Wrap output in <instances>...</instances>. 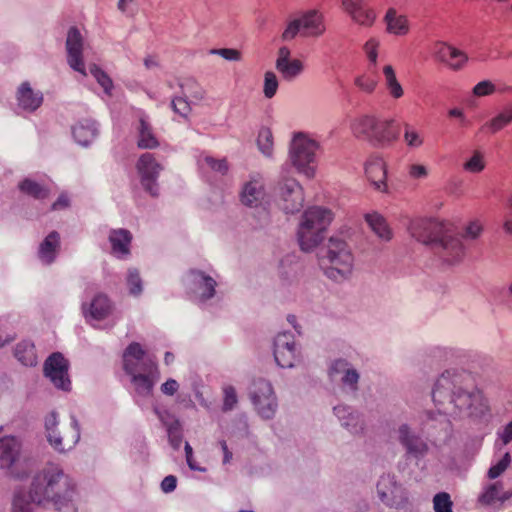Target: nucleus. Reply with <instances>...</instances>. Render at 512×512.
Returning <instances> with one entry per match:
<instances>
[{
  "label": "nucleus",
  "mask_w": 512,
  "mask_h": 512,
  "mask_svg": "<svg viewBox=\"0 0 512 512\" xmlns=\"http://www.w3.org/2000/svg\"><path fill=\"white\" fill-rule=\"evenodd\" d=\"M258 147L261 152L270 156L272 152V133L268 128H262L257 139Z\"/></svg>",
  "instance_id": "52"
},
{
  "label": "nucleus",
  "mask_w": 512,
  "mask_h": 512,
  "mask_svg": "<svg viewBox=\"0 0 512 512\" xmlns=\"http://www.w3.org/2000/svg\"><path fill=\"white\" fill-rule=\"evenodd\" d=\"M70 419H71L70 425L74 431V434H73L72 444L70 445V447L68 449H66L63 444V438H62L58 428L54 429L53 433H52V431L46 432L47 441L53 447V449L59 453H64V452H66V450L73 448L80 440V424L75 415H71Z\"/></svg>",
  "instance_id": "28"
},
{
  "label": "nucleus",
  "mask_w": 512,
  "mask_h": 512,
  "mask_svg": "<svg viewBox=\"0 0 512 512\" xmlns=\"http://www.w3.org/2000/svg\"><path fill=\"white\" fill-rule=\"evenodd\" d=\"M126 284L130 295L137 297L143 292V281L137 268H129L126 276Z\"/></svg>",
  "instance_id": "43"
},
{
  "label": "nucleus",
  "mask_w": 512,
  "mask_h": 512,
  "mask_svg": "<svg viewBox=\"0 0 512 512\" xmlns=\"http://www.w3.org/2000/svg\"><path fill=\"white\" fill-rule=\"evenodd\" d=\"M365 220L379 239L384 241L392 239V231L383 216L376 212L368 213L365 215Z\"/></svg>",
  "instance_id": "34"
},
{
  "label": "nucleus",
  "mask_w": 512,
  "mask_h": 512,
  "mask_svg": "<svg viewBox=\"0 0 512 512\" xmlns=\"http://www.w3.org/2000/svg\"><path fill=\"white\" fill-rule=\"evenodd\" d=\"M319 144L304 133H296L290 143L289 159L297 171L307 178L315 175L314 162Z\"/></svg>",
  "instance_id": "6"
},
{
  "label": "nucleus",
  "mask_w": 512,
  "mask_h": 512,
  "mask_svg": "<svg viewBox=\"0 0 512 512\" xmlns=\"http://www.w3.org/2000/svg\"><path fill=\"white\" fill-rule=\"evenodd\" d=\"M34 506H37L31 498L30 487L27 493L23 490L14 492L11 512H34Z\"/></svg>",
  "instance_id": "38"
},
{
  "label": "nucleus",
  "mask_w": 512,
  "mask_h": 512,
  "mask_svg": "<svg viewBox=\"0 0 512 512\" xmlns=\"http://www.w3.org/2000/svg\"><path fill=\"white\" fill-rule=\"evenodd\" d=\"M258 415L264 420L273 419L277 409L278 401L275 394L252 401Z\"/></svg>",
  "instance_id": "37"
},
{
  "label": "nucleus",
  "mask_w": 512,
  "mask_h": 512,
  "mask_svg": "<svg viewBox=\"0 0 512 512\" xmlns=\"http://www.w3.org/2000/svg\"><path fill=\"white\" fill-rule=\"evenodd\" d=\"M333 413L340 425L353 435H359L364 431L365 421L363 415L351 406L340 404L333 408Z\"/></svg>",
  "instance_id": "19"
},
{
  "label": "nucleus",
  "mask_w": 512,
  "mask_h": 512,
  "mask_svg": "<svg viewBox=\"0 0 512 512\" xmlns=\"http://www.w3.org/2000/svg\"><path fill=\"white\" fill-rule=\"evenodd\" d=\"M172 110L180 116L186 118L191 112L190 103L187 100V96H175L171 100Z\"/></svg>",
  "instance_id": "51"
},
{
  "label": "nucleus",
  "mask_w": 512,
  "mask_h": 512,
  "mask_svg": "<svg viewBox=\"0 0 512 512\" xmlns=\"http://www.w3.org/2000/svg\"><path fill=\"white\" fill-rule=\"evenodd\" d=\"M511 122L512 109H507L494 117L490 122H487L483 128L488 127L493 133H495Z\"/></svg>",
  "instance_id": "45"
},
{
  "label": "nucleus",
  "mask_w": 512,
  "mask_h": 512,
  "mask_svg": "<svg viewBox=\"0 0 512 512\" xmlns=\"http://www.w3.org/2000/svg\"><path fill=\"white\" fill-rule=\"evenodd\" d=\"M198 164L201 168L206 166L221 175H225L228 171V163L225 158L216 159L210 155H205L199 158Z\"/></svg>",
  "instance_id": "44"
},
{
  "label": "nucleus",
  "mask_w": 512,
  "mask_h": 512,
  "mask_svg": "<svg viewBox=\"0 0 512 512\" xmlns=\"http://www.w3.org/2000/svg\"><path fill=\"white\" fill-rule=\"evenodd\" d=\"M243 205L259 209V226L264 227L269 223V212L265 201L263 184L259 180H250L245 183L241 192Z\"/></svg>",
  "instance_id": "17"
},
{
  "label": "nucleus",
  "mask_w": 512,
  "mask_h": 512,
  "mask_svg": "<svg viewBox=\"0 0 512 512\" xmlns=\"http://www.w3.org/2000/svg\"><path fill=\"white\" fill-rule=\"evenodd\" d=\"M184 284L200 303H206L216 294V280L202 270H189L184 276Z\"/></svg>",
  "instance_id": "14"
},
{
  "label": "nucleus",
  "mask_w": 512,
  "mask_h": 512,
  "mask_svg": "<svg viewBox=\"0 0 512 512\" xmlns=\"http://www.w3.org/2000/svg\"><path fill=\"white\" fill-rule=\"evenodd\" d=\"M320 258H326L331 264L329 277H335V273L344 277L351 271L353 256L347 244L341 239L331 237L327 248L321 252Z\"/></svg>",
  "instance_id": "9"
},
{
  "label": "nucleus",
  "mask_w": 512,
  "mask_h": 512,
  "mask_svg": "<svg viewBox=\"0 0 512 512\" xmlns=\"http://www.w3.org/2000/svg\"><path fill=\"white\" fill-rule=\"evenodd\" d=\"M379 499L387 506H393L395 498L398 495L400 486L397 484L395 476L392 474H383L376 485Z\"/></svg>",
  "instance_id": "26"
},
{
  "label": "nucleus",
  "mask_w": 512,
  "mask_h": 512,
  "mask_svg": "<svg viewBox=\"0 0 512 512\" xmlns=\"http://www.w3.org/2000/svg\"><path fill=\"white\" fill-rule=\"evenodd\" d=\"M136 168L144 191L151 197L157 198L159 196L158 178L164 169L162 164L156 160L154 154L146 152L139 157Z\"/></svg>",
  "instance_id": "11"
},
{
  "label": "nucleus",
  "mask_w": 512,
  "mask_h": 512,
  "mask_svg": "<svg viewBox=\"0 0 512 512\" xmlns=\"http://www.w3.org/2000/svg\"><path fill=\"white\" fill-rule=\"evenodd\" d=\"M386 31L396 36L409 32V21L405 15L398 14L395 8H389L384 16Z\"/></svg>",
  "instance_id": "32"
},
{
  "label": "nucleus",
  "mask_w": 512,
  "mask_h": 512,
  "mask_svg": "<svg viewBox=\"0 0 512 512\" xmlns=\"http://www.w3.org/2000/svg\"><path fill=\"white\" fill-rule=\"evenodd\" d=\"M98 126L94 120L82 119L72 127V135L81 146H88L98 136Z\"/></svg>",
  "instance_id": "27"
},
{
  "label": "nucleus",
  "mask_w": 512,
  "mask_h": 512,
  "mask_svg": "<svg viewBox=\"0 0 512 512\" xmlns=\"http://www.w3.org/2000/svg\"><path fill=\"white\" fill-rule=\"evenodd\" d=\"M409 175L414 179L425 178L428 175V170L424 165L412 164L409 166Z\"/></svg>",
  "instance_id": "63"
},
{
  "label": "nucleus",
  "mask_w": 512,
  "mask_h": 512,
  "mask_svg": "<svg viewBox=\"0 0 512 512\" xmlns=\"http://www.w3.org/2000/svg\"><path fill=\"white\" fill-rule=\"evenodd\" d=\"M299 33L302 35L301 23L297 18H295L288 22L287 27L281 35V39L283 41H290L294 39Z\"/></svg>",
  "instance_id": "55"
},
{
  "label": "nucleus",
  "mask_w": 512,
  "mask_h": 512,
  "mask_svg": "<svg viewBox=\"0 0 512 512\" xmlns=\"http://www.w3.org/2000/svg\"><path fill=\"white\" fill-rule=\"evenodd\" d=\"M301 23L302 36H320L325 27L322 16L315 10L308 11L297 18Z\"/></svg>",
  "instance_id": "29"
},
{
  "label": "nucleus",
  "mask_w": 512,
  "mask_h": 512,
  "mask_svg": "<svg viewBox=\"0 0 512 512\" xmlns=\"http://www.w3.org/2000/svg\"><path fill=\"white\" fill-rule=\"evenodd\" d=\"M332 221V212L323 207L307 209L298 228V242L302 251L309 252L324 239L327 227Z\"/></svg>",
  "instance_id": "5"
},
{
  "label": "nucleus",
  "mask_w": 512,
  "mask_h": 512,
  "mask_svg": "<svg viewBox=\"0 0 512 512\" xmlns=\"http://www.w3.org/2000/svg\"><path fill=\"white\" fill-rule=\"evenodd\" d=\"M365 0H341L344 11L352 20L363 26H370L375 20V13L365 6Z\"/></svg>",
  "instance_id": "23"
},
{
  "label": "nucleus",
  "mask_w": 512,
  "mask_h": 512,
  "mask_svg": "<svg viewBox=\"0 0 512 512\" xmlns=\"http://www.w3.org/2000/svg\"><path fill=\"white\" fill-rule=\"evenodd\" d=\"M432 400L438 410H424L416 417L418 429L429 440L450 438L452 425L447 415L459 420L479 421L490 411L473 374L464 369L445 370L434 383Z\"/></svg>",
  "instance_id": "1"
},
{
  "label": "nucleus",
  "mask_w": 512,
  "mask_h": 512,
  "mask_svg": "<svg viewBox=\"0 0 512 512\" xmlns=\"http://www.w3.org/2000/svg\"><path fill=\"white\" fill-rule=\"evenodd\" d=\"M30 494L37 507L52 505L56 512H79L77 484L59 465L51 464L35 473Z\"/></svg>",
  "instance_id": "2"
},
{
  "label": "nucleus",
  "mask_w": 512,
  "mask_h": 512,
  "mask_svg": "<svg viewBox=\"0 0 512 512\" xmlns=\"http://www.w3.org/2000/svg\"><path fill=\"white\" fill-rule=\"evenodd\" d=\"M279 86V82L277 76L272 71H267L264 75V86L263 93L264 96L268 99H271L275 96L277 89Z\"/></svg>",
  "instance_id": "49"
},
{
  "label": "nucleus",
  "mask_w": 512,
  "mask_h": 512,
  "mask_svg": "<svg viewBox=\"0 0 512 512\" xmlns=\"http://www.w3.org/2000/svg\"><path fill=\"white\" fill-rule=\"evenodd\" d=\"M18 188L21 193L36 200H42L48 196V190L43 185L30 178H25L19 182Z\"/></svg>",
  "instance_id": "39"
},
{
  "label": "nucleus",
  "mask_w": 512,
  "mask_h": 512,
  "mask_svg": "<svg viewBox=\"0 0 512 512\" xmlns=\"http://www.w3.org/2000/svg\"><path fill=\"white\" fill-rule=\"evenodd\" d=\"M69 362L60 353H52L44 362V375L60 390L70 391L71 380L68 375Z\"/></svg>",
  "instance_id": "16"
},
{
  "label": "nucleus",
  "mask_w": 512,
  "mask_h": 512,
  "mask_svg": "<svg viewBox=\"0 0 512 512\" xmlns=\"http://www.w3.org/2000/svg\"><path fill=\"white\" fill-rule=\"evenodd\" d=\"M408 229L412 237L429 246L444 263L453 265L463 259L465 248L453 224L419 218L411 221Z\"/></svg>",
  "instance_id": "3"
},
{
  "label": "nucleus",
  "mask_w": 512,
  "mask_h": 512,
  "mask_svg": "<svg viewBox=\"0 0 512 512\" xmlns=\"http://www.w3.org/2000/svg\"><path fill=\"white\" fill-rule=\"evenodd\" d=\"M275 67L282 78L288 82L296 79L304 70L303 63L299 59H293L282 64L275 63Z\"/></svg>",
  "instance_id": "40"
},
{
  "label": "nucleus",
  "mask_w": 512,
  "mask_h": 512,
  "mask_svg": "<svg viewBox=\"0 0 512 512\" xmlns=\"http://www.w3.org/2000/svg\"><path fill=\"white\" fill-rule=\"evenodd\" d=\"M510 463L511 455L509 452H505L502 458L489 468L487 472L488 479L494 480L498 478L509 467Z\"/></svg>",
  "instance_id": "47"
},
{
  "label": "nucleus",
  "mask_w": 512,
  "mask_h": 512,
  "mask_svg": "<svg viewBox=\"0 0 512 512\" xmlns=\"http://www.w3.org/2000/svg\"><path fill=\"white\" fill-rule=\"evenodd\" d=\"M396 440L404 451L407 461L418 463L423 460L430 451L429 439L420 430L408 423H402L396 429Z\"/></svg>",
  "instance_id": "7"
},
{
  "label": "nucleus",
  "mask_w": 512,
  "mask_h": 512,
  "mask_svg": "<svg viewBox=\"0 0 512 512\" xmlns=\"http://www.w3.org/2000/svg\"><path fill=\"white\" fill-rule=\"evenodd\" d=\"M167 433L170 445L174 450H178L182 442L181 424L178 419L172 421L171 425L168 427Z\"/></svg>",
  "instance_id": "48"
},
{
  "label": "nucleus",
  "mask_w": 512,
  "mask_h": 512,
  "mask_svg": "<svg viewBox=\"0 0 512 512\" xmlns=\"http://www.w3.org/2000/svg\"><path fill=\"white\" fill-rule=\"evenodd\" d=\"M60 249V235L57 231L50 232L40 243L38 248V258L44 265H51Z\"/></svg>",
  "instance_id": "25"
},
{
  "label": "nucleus",
  "mask_w": 512,
  "mask_h": 512,
  "mask_svg": "<svg viewBox=\"0 0 512 512\" xmlns=\"http://www.w3.org/2000/svg\"><path fill=\"white\" fill-rule=\"evenodd\" d=\"M67 62L69 66L82 75H86L83 61L84 39L81 32L75 26L69 28L66 37Z\"/></svg>",
  "instance_id": "18"
},
{
  "label": "nucleus",
  "mask_w": 512,
  "mask_h": 512,
  "mask_svg": "<svg viewBox=\"0 0 512 512\" xmlns=\"http://www.w3.org/2000/svg\"><path fill=\"white\" fill-rule=\"evenodd\" d=\"M434 55L439 61L448 64L453 70L461 69L468 60L467 55L463 51L445 43H437L434 46Z\"/></svg>",
  "instance_id": "24"
},
{
  "label": "nucleus",
  "mask_w": 512,
  "mask_h": 512,
  "mask_svg": "<svg viewBox=\"0 0 512 512\" xmlns=\"http://www.w3.org/2000/svg\"><path fill=\"white\" fill-rule=\"evenodd\" d=\"M365 172L375 189L388 192V186L385 182L387 172L381 159L370 161L365 167Z\"/></svg>",
  "instance_id": "31"
},
{
  "label": "nucleus",
  "mask_w": 512,
  "mask_h": 512,
  "mask_svg": "<svg viewBox=\"0 0 512 512\" xmlns=\"http://www.w3.org/2000/svg\"><path fill=\"white\" fill-rule=\"evenodd\" d=\"M328 377L331 381L339 383L341 392L350 397L356 398L360 390V373L359 371L344 358L333 360L327 370Z\"/></svg>",
  "instance_id": "8"
},
{
  "label": "nucleus",
  "mask_w": 512,
  "mask_h": 512,
  "mask_svg": "<svg viewBox=\"0 0 512 512\" xmlns=\"http://www.w3.org/2000/svg\"><path fill=\"white\" fill-rule=\"evenodd\" d=\"M355 85L364 92L371 93L374 91L377 82L372 78L366 76H359L355 79Z\"/></svg>",
  "instance_id": "59"
},
{
  "label": "nucleus",
  "mask_w": 512,
  "mask_h": 512,
  "mask_svg": "<svg viewBox=\"0 0 512 512\" xmlns=\"http://www.w3.org/2000/svg\"><path fill=\"white\" fill-rule=\"evenodd\" d=\"M132 234L127 229H113L109 233V242L112 247V253L118 257L128 255L130 253V244Z\"/></svg>",
  "instance_id": "30"
},
{
  "label": "nucleus",
  "mask_w": 512,
  "mask_h": 512,
  "mask_svg": "<svg viewBox=\"0 0 512 512\" xmlns=\"http://www.w3.org/2000/svg\"><path fill=\"white\" fill-rule=\"evenodd\" d=\"M90 73L94 76V78L97 80V82L101 85L104 92L107 95L111 94V91L113 89V82L111 78L97 65L92 64L89 67Z\"/></svg>",
  "instance_id": "46"
},
{
  "label": "nucleus",
  "mask_w": 512,
  "mask_h": 512,
  "mask_svg": "<svg viewBox=\"0 0 512 512\" xmlns=\"http://www.w3.org/2000/svg\"><path fill=\"white\" fill-rule=\"evenodd\" d=\"M130 382L133 387L134 398H147L153 394L154 386L160 378L159 369L130 374Z\"/></svg>",
  "instance_id": "22"
},
{
  "label": "nucleus",
  "mask_w": 512,
  "mask_h": 512,
  "mask_svg": "<svg viewBox=\"0 0 512 512\" xmlns=\"http://www.w3.org/2000/svg\"><path fill=\"white\" fill-rule=\"evenodd\" d=\"M22 459V442L15 436H5L0 439V468L8 470L15 479H24L26 471L19 472L16 466Z\"/></svg>",
  "instance_id": "13"
},
{
  "label": "nucleus",
  "mask_w": 512,
  "mask_h": 512,
  "mask_svg": "<svg viewBox=\"0 0 512 512\" xmlns=\"http://www.w3.org/2000/svg\"><path fill=\"white\" fill-rule=\"evenodd\" d=\"M14 356L24 366H35L37 364V355L35 346L28 340L19 342L14 349Z\"/></svg>",
  "instance_id": "35"
},
{
  "label": "nucleus",
  "mask_w": 512,
  "mask_h": 512,
  "mask_svg": "<svg viewBox=\"0 0 512 512\" xmlns=\"http://www.w3.org/2000/svg\"><path fill=\"white\" fill-rule=\"evenodd\" d=\"M112 309L113 304L104 293H97L89 303L82 304L83 315L87 321L104 320L111 314Z\"/></svg>",
  "instance_id": "20"
},
{
  "label": "nucleus",
  "mask_w": 512,
  "mask_h": 512,
  "mask_svg": "<svg viewBox=\"0 0 512 512\" xmlns=\"http://www.w3.org/2000/svg\"><path fill=\"white\" fill-rule=\"evenodd\" d=\"M378 44L379 43L375 39H370L364 45L365 53H366L368 59L370 60V62L373 63V64H376V62H377V56H378L377 47H378Z\"/></svg>",
  "instance_id": "61"
},
{
  "label": "nucleus",
  "mask_w": 512,
  "mask_h": 512,
  "mask_svg": "<svg viewBox=\"0 0 512 512\" xmlns=\"http://www.w3.org/2000/svg\"><path fill=\"white\" fill-rule=\"evenodd\" d=\"M452 505L450 495L446 492L437 493L433 498L435 512H452Z\"/></svg>",
  "instance_id": "50"
},
{
  "label": "nucleus",
  "mask_w": 512,
  "mask_h": 512,
  "mask_svg": "<svg viewBox=\"0 0 512 512\" xmlns=\"http://www.w3.org/2000/svg\"><path fill=\"white\" fill-rule=\"evenodd\" d=\"M273 355L276 364L281 368H294L302 362L301 348L291 332H281L273 342Z\"/></svg>",
  "instance_id": "10"
},
{
  "label": "nucleus",
  "mask_w": 512,
  "mask_h": 512,
  "mask_svg": "<svg viewBox=\"0 0 512 512\" xmlns=\"http://www.w3.org/2000/svg\"><path fill=\"white\" fill-rule=\"evenodd\" d=\"M137 146L140 149H155L160 143L154 134L151 124L145 116H141L137 126Z\"/></svg>",
  "instance_id": "33"
},
{
  "label": "nucleus",
  "mask_w": 512,
  "mask_h": 512,
  "mask_svg": "<svg viewBox=\"0 0 512 512\" xmlns=\"http://www.w3.org/2000/svg\"><path fill=\"white\" fill-rule=\"evenodd\" d=\"M212 54H217L229 61H238L241 58V54L238 50L230 48H221L211 50Z\"/></svg>",
  "instance_id": "60"
},
{
  "label": "nucleus",
  "mask_w": 512,
  "mask_h": 512,
  "mask_svg": "<svg viewBox=\"0 0 512 512\" xmlns=\"http://www.w3.org/2000/svg\"><path fill=\"white\" fill-rule=\"evenodd\" d=\"M43 93L33 89L30 82H22L16 91V101L19 109L26 112L36 111L43 103Z\"/></svg>",
  "instance_id": "21"
},
{
  "label": "nucleus",
  "mask_w": 512,
  "mask_h": 512,
  "mask_svg": "<svg viewBox=\"0 0 512 512\" xmlns=\"http://www.w3.org/2000/svg\"><path fill=\"white\" fill-rule=\"evenodd\" d=\"M177 486V478L173 475L166 476L161 482V489L165 493L173 492Z\"/></svg>",
  "instance_id": "64"
},
{
  "label": "nucleus",
  "mask_w": 512,
  "mask_h": 512,
  "mask_svg": "<svg viewBox=\"0 0 512 512\" xmlns=\"http://www.w3.org/2000/svg\"><path fill=\"white\" fill-rule=\"evenodd\" d=\"M224 400L222 411L229 412L232 411L238 403V397L236 394V390L233 386H226L223 389Z\"/></svg>",
  "instance_id": "54"
},
{
  "label": "nucleus",
  "mask_w": 512,
  "mask_h": 512,
  "mask_svg": "<svg viewBox=\"0 0 512 512\" xmlns=\"http://www.w3.org/2000/svg\"><path fill=\"white\" fill-rule=\"evenodd\" d=\"M178 389L179 383L173 378L166 380L160 387L161 392L167 396H173Z\"/></svg>",
  "instance_id": "62"
},
{
  "label": "nucleus",
  "mask_w": 512,
  "mask_h": 512,
  "mask_svg": "<svg viewBox=\"0 0 512 512\" xmlns=\"http://www.w3.org/2000/svg\"><path fill=\"white\" fill-rule=\"evenodd\" d=\"M503 490V483L496 481L483 485L482 492L478 495L477 502L481 506H492L499 502L500 493Z\"/></svg>",
  "instance_id": "36"
},
{
  "label": "nucleus",
  "mask_w": 512,
  "mask_h": 512,
  "mask_svg": "<svg viewBox=\"0 0 512 512\" xmlns=\"http://www.w3.org/2000/svg\"><path fill=\"white\" fill-rule=\"evenodd\" d=\"M353 134L366 140L374 147H388L399 135L398 125L394 119H381L372 115H363L351 125Z\"/></svg>",
  "instance_id": "4"
},
{
  "label": "nucleus",
  "mask_w": 512,
  "mask_h": 512,
  "mask_svg": "<svg viewBox=\"0 0 512 512\" xmlns=\"http://www.w3.org/2000/svg\"><path fill=\"white\" fill-rule=\"evenodd\" d=\"M464 168L473 173L482 171L484 169V163L482 162L481 154L475 152L472 158L464 164Z\"/></svg>",
  "instance_id": "56"
},
{
  "label": "nucleus",
  "mask_w": 512,
  "mask_h": 512,
  "mask_svg": "<svg viewBox=\"0 0 512 512\" xmlns=\"http://www.w3.org/2000/svg\"><path fill=\"white\" fill-rule=\"evenodd\" d=\"M275 195L281 209L287 214L296 213L303 207L302 187L293 178L283 177L275 187Z\"/></svg>",
  "instance_id": "12"
},
{
  "label": "nucleus",
  "mask_w": 512,
  "mask_h": 512,
  "mask_svg": "<svg viewBox=\"0 0 512 512\" xmlns=\"http://www.w3.org/2000/svg\"><path fill=\"white\" fill-rule=\"evenodd\" d=\"M498 441H500L501 446H505L512 442V421L497 432L496 445H498Z\"/></svg>",
  "instance_id": "58"
},
{
  "label": "nucleus",
  "mask_w": 512,
  "mask_h": 512,
  "mask_svg": "<svg viewBox=\"0 0 512 512\" xmlns=\"http://www.w3.org/2000/svg\"><path fill=\"white\" fill-rule=\"evenodd\" d=\"M404 141L409 148H418L423 144L421 135L409 124H405Z\"/></svg>",
  "instance_id": "53"
},
{
  "label": "nucleus",
  "mask_w": 512,
  "mask_h": 512,
  "mask_svg": "<svg viewBox=\"0 0 512 512\" xmlns=\"http://www.w3.org/2000/svg\"><path fill=\"white\" fill-rule=\"evenodd\" d=\"M275 394L272 384L263 378L255 379L252 383L250 390L251 400H257L261 398H266L269 395Z\"/></svg>",
  "instance_id": "42"
},
{
  "label": "nucleus",
  "mask_w": 512,
  "mask_h": 512,
  "mask_svg": "<svg viewBox=\"0 0 512 512\" xmlns=\"http://www.w3.org/2000/svg\"><path fill=\"white\" fill-rule=\"evenodd\" d=\"M123 369L127 375L139 374L159 369L138 342L130 343L123 352Z\"/></svg>",
  "instance_id": "15"
},
{
  "label": "nucleus",
  "mask_w": 512,
  "mask_h": 512,
  "mask_svg": "<svg viewBox=\"0 0 512 512\" xmlns=\"http://www.w3.org/2000/svg\"><path fill=\"white\" fill-rule=\"evenodd\" d=\"M494 91L495 85L489 80H483L473 88L474 95L479 97L491 95Z\"/></svg>",
  "instance_id": "57"
},
{
  "label": "nucleus",
  "mask_w": 512,
  "mask_h": 512,
  "mask_svg": "<svg viewBox=\"0 0 512 512\" xmlns=\"http://www.w3.org/2000/svg\"><path fill=\"white\" fill-rule=\"evenodd\" d=\"M178 86L181 89V95L187 96L188 94L197 101H201L205 97V90L199 83L192 77L179 79Z\"/></svg>",
  "instance_id": "41"
}]
</instances>
